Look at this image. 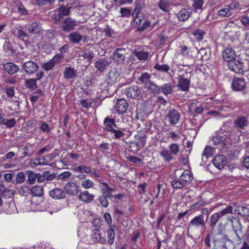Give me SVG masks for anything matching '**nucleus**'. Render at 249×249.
Returning a JSON list of instances; mask_svg holds the SVG:
<instances>
[{"label":"nucleus","instance_id":"obj_1","mask_svg":"<svg viewBox=\"0 0 249 249\" xmlns=\"http://www.w3.org/2000/svg\"><path fill=\"white\" fill-rule=\"evenodd\" d=\"M229 221L231 222L232 230L238 241L241 242L244 237V232L243 227L239 218H236L233 216H231Z\"/></svg>","mask_w":249,"mask_h":249},{"label":"nucleus","instance_id":"obj_2","mask_svg":"<svg viewBox=\"0 0 249 249\" xmlns=\"http://www.w3.org/2000/svg\"><path fill=\"white\" fill-rule=\"evenodd\" d=\"M231 241L229 239L228 235L225 233V226L220 223L218 224L214 231L213 237L214 242H223Z\"/></svg>","mask_w":249,"mask_h":249},{"label":"nucleus","instance_id":"obj_3","mask_svg":"<svg viewBox=\"0 0 249 249\" xmlns=\"http://www.w3.org/2000/svg\"><path fill=\"white\" fill-rule=\"evenodd\" d=\"M206 221L204 220V216L202 215H198L192 219L188 224L187 227L188 232L193 228H198L199 227L203 228L205 226Z\"/></svg>","mask_w":249,"mask_h":249},{"label":"nucleus","instance_id":"obj_4","mask_svg":"<svg viewBox=\"0 0 249 249\" xmlns=\"http://www.w3.org/2000/svg\"><path fill=\"white\" fill-rule=\"evenodd\" d=\"M233 125L238 131H241V130H245L249 125V120H248V116H237L234 120Z\"/></svg>","mask_w":249,"mask_h":249},{"label":"nucleus","instance_id":"obj_5","mask_svg":"<svg viewBox=\"0 0 249 249\" xmlns=\"http://www.w3.org/2000/svg\"><path fill=\"white\" fill-rule=\"evenodd\" d=\"M76 25L77 22L76 20L70 17H68L61 22V28L64 32L69 33L73 31Z\"/></svg>","mask_w":249,"mask_h":249},{"label":"nucleus","instance_id":"obj_6","mask_svg":"<svg viewBox=\"0 0 249 249\" xmlns=\"http://www.w3.org/2000/svg\"><path fill=\"white\" fill-rule=\"evenodd\" d=\"M246 88L245 79L243 78L234 77L231 83V89L235 91H243Z\"/></svg>","mask_w":249,"mask_h":249},{"label":"nucleus","instance_id":"obj_7","mask_svg":"<svg viewBox=\"0 0 249 249\" xmlns=\"http://www.w3.org/2000/svg\"><path fill=\"white\" fill-rule=\"evenodd\" d=\"M124 92L127 97L135 99L140 95L141 90L137 85H130L125 89Z\"/></svg>","mask_w":249,"mask_h":249},{"label":"nucleus","instance_id":"obj_8","mask_svg":"<svg viewBox=\"0 0 249 249\" xmlns=\"http://www.w3.org/2000/svg\"><path fill=\"white\" fill-rule=\"evenodd\" d=\"M126 54V49L124 48H117L113 53V59L119 64H124Z\"/></svg>","mask_w":249,"mask_h":249},{"label":"nucleus","instance_id":"obj_9","mask_svg":"<svg viewBox=\"0 0 249 249\" xmlns=\"http://www.w3.org/2000/svg\"><path fill=\"white\" fill-rule=\"evenodd\" d=\"M180 114L179 112L175 109H170L166 115V118L169 120V123L172 125H175L179 121Z\"/></svg>","mask_w":249,"mask_h":249},{"label":"nucleus","instance_id":"obj_10","mask_svg":"<svg viewBox=\"0 0 249 249\" xmlns=\"http://www.w3.org/2000/svg\"><path fill=\"white\" fill-rule=\"evenodd\" d=\"M114 107L117 113L119 114H124L128 108V104L126 100L123 98L118 99Z\"/></svg>","mask_w":249,"mask_h":249},{"label":"nucleus","instance_id":"obj_11","mask_svg":"<svg viewBox=\"0 0 249 249\" xmlns=\"http://www.w3.org/2000/svg\"><path fill=\"white\" fill-rule=\"evenodd\" d=\"M22 66L25 72L30 74L35 73L39 69L38 65L33 61L25 62Z\"/></svg>","mask_w":249,"mask_h":249},{"label":"nucleus","instance_id":"obj_12","mask_svg":"<svg viewBox=\"0 0 249 249\" xmlns=\"http://www.w3.org/2000/svg\"><path fill=\"white\" fill-rule=\"evenodd\" d=\"M213 163L215 167L221 170L227 164V158L223 155H217L213 159Z\"/></svg>","mask_w":249,"mask_h":249},{"label":"nucleus","instance_id":"obj_13","mask_svg":"<svg viewBox=\"0 0 249 249\" xmlns=\"http://www.w3.org/2000/svg\"><path fill=\"white\" fill-rule=\"evenodd\" d=\"M228 66L229 69L231 71L236 73H240L242 71L243 63L235 58L229 62Z\"/></svg>","mask_w":249,"mask_h":249},{"label":"nucleus","instance_id":"obj_14","mask_svg":"<svg viewBox=\"0 0 249 249\" xmlns=\"http://www.w3.org/2000/svg\"><path fill=\"white\" fill-rule=\"evenodd\" d=\"M235 213L242 217H249V208L237 203H233Z\"/></svg>","mask_w":249,"mask_h":249},{"label":"nucleus","instance_id":"obj_15","mask_svg":"<svg viewBox=\"0 0 249 249\" xmlns=\"http://www.w3.org/2000/svg\"><path fill=\"white\" fill-rule=\"evenodd\" d=\"M213 249H234V244L232 241L214 242Z\"/></svg>","mask_w":249,"mask_h":249},{"label":"nucleus","instance_id":"obj_16","mask_svg":"<svg viewBox=\"0 0 249 249\" xmlns=\"http://www.w3.org/2000/svg\"><path fill=\"white\" fill-rule=\"evenodd\" d=\"M190 81L185 78L183 75H180L178 78V87L182 91H188L189 90Z\"/></svg>","mask_w":249,"mask_h":249},{"label":"nucleus","instance_id":"obj_17","mask_svg":"<svg viewBox=\"0 0 249 249\" xmlns=\"http://www.w3.org/2000/svg\"><path fill=\"white\" fill-rule=\"evenodd\" d=\"M79 187L74 182L68 183L64 187L65 192L69 195L75 196L78 193Z\"/></svg>","mask_w":249,"mask_h":249},{"label":"nucleus","instance_id":"obj_18","mask_svg":"<svg viewBox=\"0 0 249 249\" xmlns=\"http://www.w3.org/2000/svg\"><path fill=\"white\" fill-rule=\"evenodd\" d=\"M49 196L55 199H61L66 197L65 192L60 188H55L49 192Z\"/></svg>","mask_w":249,"mask_h":249},{"label":"nucleus","instance_id":"obj_19","mask_svg":"<svg viewBox=\"0 0 249 249\" xmlns=\"http://www.w3.org/2000/svg\"><path fill=\"white\" fill-rule=\"evenodd\" d=\"M236 54L234 51L231 48H227L222 53L223 59L228 63L235 58Z\"/></svg>","mask_w":249,"mask_h":249},{"label":"nucleus","instance_id":"obj_20","mask_svg":"<svg viewBox=\"0 0 249 249\" xmlns=\"http://www.w3.org/2000/svg\"><path fill=\"white\" fill-rule=\"evenodd\" d=\"M78 197L81 201L86 203H89L93 200L94 196L90 194L89 191L85 190L80 193Z\"/></svg>","mask_w":249,"mask_h":249},{"label":"nucleus","instance_id":"obj_21","mask_svg":"<svg viewBox=\"0 0 249 249\" xmlns=\"http://www.w3.org/2000/svg\"><path fill=\"white\" fill-rule=\"evenodd\" d=\"M109 63L106 58H100L95 63V67L100 72H103L109 66Z\"/></svg>","mask_w":249,"mask_h":249},{"label":"nucleus","instance_id":"obj_22","mask_svg":"<svg viewBox=\"0 0 249 249\" xmlns=\"http://www.w3.org/2000/svg\"><path fill=\"white\" fill-rule=\"evenodd\" d=\"M3 69L9 74H14L19 70L18 65L13 62H7L3 65Z\"/></svg>","mask_w":249,"mask_h":249},{"label":"nucleus","instance_id":"obj_23","mask_svg":"<svg viewBox=\"0 0 249 249\" xmlns=\"http://www.w3.org/2000/svg\"><path fill=\"white\" fill-rule=\"evenodd\" d=\"M192 13V10L191 9L184 8L181 9L178 14L177 17L180 21H185L188 19Z\"/></svg>","mask_w":249,"mask_h":249},{"label":"nucleus","instance_id":"obj_24","mask_svg":"<svg viewBox=\"0 0 249 249\" xmlns=\"http://www.w3.org/2000/svg\"><path fill=\"white\" fill-rule=\"evenodd\" d=\"M28 31L29 33L32 34H41L43 30L41 28L40 22H35L28 26Z\"/></svg>","mask_w":249,"mask_h":249},{"label":"nucleus","instance_id":"obj_25","mask_svg":"<svg viewBox=\"0 0 249 249\" xmlns=\"http://www.w3.org/2000/svg\"><path fill=\"white\" fill-rule=\"evenodd\" d=\"M179 178L187 186L193 180V176L191 171L189 170H185Z\"/></svg>","mask_w":249,"mask_h":249},{"label":"nucleus","instance_id":"obj_26","mask_svg":"<svg viewBox=\"0 0 249 249\" xmlns=\"http://www.w3.org/2000/svg\"><path fill=\"white\" fill-rule=\"evenodd\" d=\"M91 239L94 243L99 242L104 244L106 242V239L102 237L100 231L98 229L92 231Z\"/></svg>","mask_w":249,"mask_h":249},{"label":"nucleus","instance_id":"obj_27","mask_svg":"<svg viewBox=\"0 0 249 249\" xmlns=\"http://www.w3.org/2000/svg\"><path fill=\"white\" fill-rule=\"evenodd\" d=\"M82 56L87 59L89 62H90L94 57V54L91 50V47L86 46L82 51Z\"/></svg>","mask_w":249,"mask_h":249},{"label":"nucleus","instance_id":"obj_28","mask_svg":"<svg viewBox=\"0 0 249 249\" xmlns=\"http://www.w3.org/2000/svg\"><path fill=\"white\" fill-rule=\"evenodd\" d=\"M121 73V71L118 69H113L108 73L109 83H112L115 81L116 79L119 77Z\"/></svg>","mask_w":249,"mask_h":249},{"label":"nucleus","instance_id":"obj_29","mask_svg":"<svg viewBox=\"0 0 249 249\" xmlns=\"http://www.w3.org/2000/svg\"><path fill=\"white\" fill-rule=\"evenodd\" d=\"M30 193L34 196L41 197L44 195L43 188L41 186H34L30 188Z\"/></svg>","mask_w":249,"mask_h":249},{"label":"nucleus","instance_id":"obj_30","mask_svg":"<svg viewBox=\"0 0 249 249\" xmlns=\"http://www.w3.org/2000/svg\"><path fill=\"white\" fill-rule=\"evenodd\" d=\"M36 81V79H35L34 78L26 79L25 80L24 85L27 89L32 91L35 90L38 88Z\"/></svg>","mask_w":249,"mask_h":249},{"label":"nucleus","instance_id":"obj_31","mask_svg":"<svg viewBox=\"0 0 249 249\" xmlns=\"http://www.w3.org/2000/svg\"><path fill=\"white\" fill-rule=\"evenodd\" d=\"M69 40L73 43H78L82 39V36L77 32L71 33L68 36Z\"/></svg>","mask_w":249,"mask_h":249},{"label":"nucleus","instance_id":"obj_32","mask_svg":"<svg viewBox=\"0 0 249 249\" xmlns=\"http://www.w3.org/2000/svg\"><path fill=\"white\" fill-rule=\"evenodd\" d=\"M222 217L220 215L218 212L213 213L211 216L210 221L209 223L210 227L213 229L217 223L218 220Z\"/></svg>","mask_w":249,"mask_h":249},{"label":"nucleus","instance_id":"obj_33","mask_svg":"<svg viewBox=\"0 0 249 249\" xmlns=\"http://www.w3.org/2000/svg\"><path fill=\"white\" fill-rule=\"evenodd\" d=\"M133 54L140 60H146L149 57V53L143 50H137Z\"/></svg>","mask_w":249,"mask_h":249},{"label":"nucleus","instance_id":"obj_34","mask_svg":"<svg viewBox=\"0 0 249 249\" xmlns=\"http://www.w3.org/2000/svg\"><path fill=\"white\" fill-rule=\"evenodd\" d=\"M77 76L76 71L71 67L65 68L64 71V76L66 79H72Z\"/></svg>","mask_w":249,"mask_h":249},{"label":"nucleus","instance_id":"obj_35","mask_svg":"<svg viewBox=\"0 0 249 249\" xmlns=\"http://www.w3.org/2000/svg\"><path fill=\"white\" fill-rule=\"evenodd\" d=\"M160 155L163 158L164 160L166 162H169L174 159L173 155L169 150L166 148H162L160 152Z\"/></svg>","mask_w":249,"mask_h":249},{"label":"nucleus","instance_id":"obj_36","mask_svg":"<svg viewBox=\"0 0 249 249\" xmlns=\"http://www.w3.org/2000/svg\"><path fill=\"white\" fill-rule=\"evenodd\" d=\"M70 7L68 6L61 5L58 8V13L59 18L60 20V18L63 16H68L70 14Z\"/></svg>","mask_w":249,"mask_h":249},{"label":"nucleus","instance_id":"obj_37","mask_svg":"<svg viewBox=\"0 0 249 249\" xmlns=\"http://www.w3.org/2000/svg\"><path fill=\"white\" fill-rule=\"evenodd\" d=\"M112 122H113V119L109 118V117L105 118L104 121L105 130L110 132L111 133L114 131V128H113L112 127V124L111 123Z\"/></svg>","mask_w":249,"mask_h":249},{"label":"nucleus","instance_id":"obj_38","mask_svg":"<svg viewBox=\"0 0 249 249\" xmlns=\"http://www.w3.org/2000/svg\"><path fill=\"white\" fill-rule=\"evenodd\" d=\"M25 174L23 172H19L17 174L15 179L13 180L12 183L14 185L21 184L25 181Z\"/></svg>","mask_w":249,"mask_h":249},{"label":"nucleus","instance_id":"obj_39","mask_svg":"<svg viewBox=\"0 0 249 249\" xmlns=\"http://www.w3.org/2000/svg\"><path fill=\"white\" fill-rule=\"evenodd\" d=\"M173 87L171 83H168L160 87V92L161 91L165 95H168L172 92Z\"/></svg>","mask_w":249,"mask_h":249},{"label":"nucleus","instance_id":"obj_40","mask_svg":"<svg viewBox=\"0 0 249 249\" xmlns=\"http://www.w3.org/2000/svg\"><path fill=\"white\" fill-rule=\"evenodd\" d=\"M214 152L215 150L213 148L210 146H207L205 147L202 155V160L204 159V157L206 158V159H209L210 157L213 156Z\"/></svg>","mask_w":249,"mask_h":249},{"label":"nucleus","instance_id":"obj_41","mask_svg":"<svg viewBox=\"0 0 249 249\" xmlns=\"http://www.w3.org/2000/svg\"><path fill=\"white\" fill-rule=\"evenodd\" d=\"M171 184L173 188L175 189H182L186 187V185L179 178L174 179L171 181Z\"/></svg>","mask_w":249,"mask_h":249},{"label":"nucleus","instance_id":"obj_42","mask_svg":"<svg viewBox=\"0 0 249 249\" xmlns=\"http://www.w3.org/2000/svg\"><path fill=\"white\" fill-rule=\"evenodd\" d=\"M145 87L155 93L160 92V87L156 85L153 82L150 81L149 83H147V85L145 86Z\"/></svg>","mask_w":249,"mask_h":249},{"label":"nucleus","instance_id":"obj_43","mask_svg":"<svg viewBox=\"0 0 249 249\" xmlns=\"http://www.w3.org/2000/svg\"><path fill=\"white\" fill-rule=\"evenodd\" d=\"M115 231L110 227L109 229L107 231V236L108 237L107 242L109 245H112L114 243L115 238Z\"/></svg>","mask_w":249,"mask_h":249},{"label":"nucleus","instance_id":"obj_44","mask_svg":"<svg viewBox=\"0 0 249 249\" xmlns=\"http://www.w3.org/2000/svg\"><path fill=\"white\" fill-rule=\"evenodd\" d=\"M169 1L168 0H160L158 3V7L165 12H168Z\"/></svg>","mask_w":249,"mask_h":249},{"label":"nucleus","instance_id":"obj_45","mask_svg":"<svg viewBox=\"0 0 249 249\" xmlns=\"http://www.w3.org/2000/svg\"><path fill=\"white\" fill-rule=\"evenodd\" d=\"M5 93H6L8 98L10 101H14L13 97L15 95V89L14 87H7L5 89Z\"/></svg>","mask_w":249,"mask_h":249},{"label":"nucleus","instance_id":"obj_46","mask_svg":"<svg viewBox=\"0 0 249 249\" xmlns=\"http://www.w3.org/2000/svg\"><path fill=\"white\" fill-rule=\"evenodd\" d=\"M27 174L28 175L27 182L30 184L35 183L37 178V174H35L32 171H28L27 172Z\"/></svg>","mask_w":249,"mask_h":249},{"label":"nucleus","instance_id":"obj_47","mask_svg":"<svg viewBox=\"0 0 249 249\" xmlns=\"http://www.w3.org/2000/svg\"><path fill=\"white\" fill-rule=\"evenodd\" d=\"M151 75L147 72L142 73L139 78V80L144 84V86L147 85L150 81Z\"/></svg>","mask_w":249,"mask_h":249},{"label":"nucleus","instance_id":"obj_48","mask_svg":"<svg viewBox=\"0 0 249 249\" xmlns=\"http://www.w3.org/2000/svg\"><path fill=\"white\" fill-rule=\"evenodd\" d=\"M218 15L222 17H228L232 15L231 11L228 7L220 9Z\"/></svg>","mask_w":249,"mask_h":249},{"label":"nucleus","instance_id":"obj_49","mask_svg":"<svg viewBox=\"0 0 249 249\" xmlns=\"http://www.w3.org/2000/svg\"><path fill=\"white\" fill-rule=\"evenodd\" d=\"M56 62L55 57H53L51 60L43 63L42 68L45 70L49 71L51 70L55 65Z\"/></svg>","mask_w":249,"mask_h":249},{"label":"nucleus","instance_id":"obj_50","mask_svg":"<svg viewBox=\"0 0 249 249\" xmlns=\"http://www.w3.org/2000/svg\"><path fill=\"white\" fill-rule=\"evenodd\" d=\"M233 207L231 205L227 206L225 208L223 209L221 211L218 212L220 215L223 216L233 213Z\"/></svg>","mask_w":249,"mask_h":249},{"label":"nucleus","instance_id":"obj_51","mask_svg":"<svg viewBox=\"0 0 249 249\" xmlns=\"http://www.w3.org/2000/svg\"><path fill=\"white\" fill-rule=\"evenodd\" d=\"M31 144L30 143L26 144L22 148L23 152L22 153L23 157H30L34 153V150H32L30 152V147H31Z\"/></svg>","mask_w":249,"mask_h":249},{"label":"nucleus","instance_id":"obj_52","mask_svg":"<svg viewBox=\"0 0 249 249\" xmlns=\"http://www.w3.org/2000/svg\"><path fill=\"white\" fill-rule=\"evenodd\" d=\"M71 176V173L70 171H66L59 174L57 178L59 180H61L63 181H67L69 178Z\"/></svg>","mask_w":249,"mask_h":249},{"label":"nucleus","instance_id":"obj_53","mask_svg":"<svg viewBox=\"0 0 249 249\" xmlns=\"http://www.w3.org/2000/svg\"><path fill=\"white\" fill-rule=\"evenodd\" d=\"M206 204V203L204 201H203L202 199H199L194 204L190 205V208L191 210H198L200 207L205 206Z\"/></svg>","mask_w":249,"mask_h":249},{"label":"nucleus","instance_id":"obj_54","mask_svg":"<svg viewBox=\"0 0 249 249\" xmlns=\"http://www.w3.org/2000/svg\"><path fill=\"white\" fill-rule=\"evenodd\" d=\"M154 68L161 72H167L170 69L169 66L167 64L160 65L157 63L155 64Z\"/></svg>","mask_w":249,"mask_h":249},{"label":"nucleus","instance_id":"obj_55","mask_svg":"<svg viewBox=\"0 0 249 249\" xmlns=\"http://www.w3.org/2000/svg\"><path fill=\"white\" fill-rule=\"evenodd\" d=\"M244 237L245 239L240 249H249V229L245 233Z\"/></svg>","mask_w":249,"mask_h":249},{"label":"nucleus","instance_id":"obj_56","mask_svg":"<svg viewBox=\"0 0 249 249\" xmlns=\"http://www.w3.org/2000/svg\"><path fill=\"white\" fill-rule=\"evenodd\" d=\"M29 191L30 192V188L27 186H23L18 190V193L21 196H27L29 194Z\"/></svg>","mask_w":249,"mask_h":249},{"label":"nucleus","instance_id":"obj_57","mask_svg":"<svg viewBox=\"0 0 249 249\" xmlns=\"http://www.w3.org/2000/svg\"><path fill=\"white\" fill-rule=\"evenodd\" d=\"M169 151L173 155H177L179 152V146L176 143H172L169 146Z\"/></svg>","mask_w":249,"mask_h":249},{"label":"nucleus","instance_id":"obj_58","mask_svg":"<svg viewBox=\"0 0 249 249\" xmlns=\"http://www.w3.org/2000/svg\"><path fill=\"white\" fill-rule=\"evenodd\" d=\"M36 4L39 6L52 5L55 0H35Z\"/></svg>","mask_w":249,"mask_h":249},{"label":"nucleus","instance_id":"obj_59","mask_svg":"<svg viewBox=\"0 0 249 249\" xmlns=\"http://www.w3.org/2000/svg\"><path fill=\"white\" fill-rule=\"evenodd\" d=\"M193 34L197 41H201L203 40V36L205 34L201 30L197 29L194 32Z\"/></svg>","mask_w":249,"mask_h":249},{"label":"nucleus","instance_id":"obj_60","mask_svg":"<svg viewBox=\"0 0 249 249\" xmlns=\"http://www.w3.org/2000/svg\"><path fill=\"white\" fill-rule=\"evenodd\" d=\"M124 129H114L111 133L114 134V136L115 139H120L124 136V133L123 132Z\"/></svg>","mask_w":249,"mask_h":249},{"label":"nucleus","instance_id":"obj_61","mask_svg":"<svg viewBox=\"0 0 249 249\" xmlns=\"http://www.w3.org/2000/svg\"><path fill=\"white\" fill-rule=\"evenodd\" d=\"M242 24L247 28L249 30V15L244 14L240 20Z\"/></svg>","mask_w":249,"mask_h":249},{"label":"nucleus","instance_id":"obj_62","mask_svg":"<svg viewBox=\"0 0 249 249\" xmlns=\"http://www.w3.org/2000/svg\"><path fill=\"white\" fill-rule=\"evenodd\" d=\"M126 159L128 161L137 164H141L142 163V160L141 159L135 156H128L126 157Z\"/></svg>","mask_w":249,"mask_h":249},{"label":"nucleus","instance_id":"obj_63","mask_svg":"<svg viewBox=\"0 0 249 249\" xmlns=\"http://www.w3.org/2000/svg\"><path fill=\"white\" fill-rule=\"evenodd\" d=\"M204 3V0H194L193 7L196 10H201Z\"/></svg>","mask_w":249,"mask_h":249},{"label":"nucleus","instance_id":"obj_64","mask_svg":"<svg viewBox=\"0 0 249 249\" xmlns=\"http://www.w3.org/2000/svg\"><path fill=\"white\" fill-rule=\"evenodd\" d=\"M99 201L101 206L104 207H107L108 206L107 198L102 194L98 198Z\"/></svg>","mask_w":249,"mask_h":249}]
</instances>
